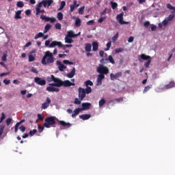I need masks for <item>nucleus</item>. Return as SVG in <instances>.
<instances>
[{
  "mask_svg": "<svg viewBox=\"0 0 175 175\" xmlns=\"http://www.w3.org/2000/svg\"><path fill=\"white\" fill-rule=\"evenodd\" d=\"M47 80L49 83H51V81L54 82L53 83H49V85L51 87H71V85H76L75 83H72L69 80L64 81L59 78L55 77L53 75H51V77H48Z\"/></svg>",
  "mask_w": 175,
  "mask_h": 175,
  "instance_id": "1",
  "label": "nucleus"
},
{
  "mask_svg": "<svg viewBox=\"0 0 175 175\" xmlns=\"http://www.w3.org/2000/svg\"><path fill=\"white\" fill-rule=\"evenodd\" d=\"M57 51H58L57 50V49H55L53 51V55H56ZM53 55V53L50 52L49 51L45 52V54L41 60V64L42 65H49L50 64H54L55 59L54 58Z\"/></svg>",
  "mask_w": 175,
  "mask_h": 175,
  "instance_id": "2",
  "label": "nucleus"
},
{
  "mask_svg": "<svg viewBox=\"0 0 175 175\" xmlns=\"http://www.w3.org/2000/svg\"><path fill=\"white\" fill-rule=\"evenodd\" d=\"M45 122L44 123V128H51V126H55V116H49L45 118Z\"/></svg>",
  "mask_w": 175,
  "mask_h": 175,
  "instance_id": "3",
  "label": "nucleus"
},
{
  "mask_svg": "<svg viewBox=\"0 0 175 175\" xmlns=\"http://www.w3.org/2000/svg\"><path fill=\"white\" fill-rule=\"evenodd\" d=\"M96 70L98 73H100V75H103L104 76L105 75H108L109 73V68L105 66L103 64H99Z\"/></svg>",
  "mask_w": 175,
  "mask_h": 175,
  "instance_id": "4",
  "label": "nucleus"
},
{
  "mask_svg": "<svg viewBox=\"0 0 175 175\" xmlns=\"http://www.w3.org/2000/svg\"><path fill=\"white\" fill-rule=\"evenodd\" d=\"M57 47H62V49H64V47H72L73 45L72 44H62V42H58V41H53L51 43V45L49 46V47H55L57 46Z\"/></svg>",
  "mask_w": 175,
  "mask_h": 175,
  "instance_id": "5",
  "label": "nucleus"
},
{
  "mask_svg": "<svg viewBox=\"0 0 175 175\" xmlns=\"http://www.w3.org/2000/svg\"><path fill=\"white\" fill-rule=\"evenodd\" d=\"M86 95H87L86 89L79 87L78 89V96L80 100H83Z\"/></svg>",
  "mask_w": 175,
  "mask_h": 175,
  "instance_id": "6",
  "label": "nucleus"
},
{
  "mask_svg": "<svg viewBox=\"0 0 175 175\" xmlns=\"http://www.w3.org/2000/svg\"><path fill=\"white\" fill-rule=\"evenodd\" d=\"M84 85L86 87L85 89H86L87 94L88 95L89 94H91V92H92V88H91V87L94 85V83L90 80H87L85 81Z\"/></svg>",
  "mask_w": 175,
  "mask_h": 175,
  "instance_id": "7",
  "label": "nucleus"
},
{
  "mask_svg": "<svg viewBox=\"0 0 175 175\" xmlns=\"http://www.w3.org/2000/svg\"><path fill=\"white\" fill-rule=\"evenodd\" d=\"M34 83L38 84V85L43 86L46 84V80L39 77H36L34 78Z\"/></svg>",
  "mask_w": 175,
  "mask_h": 175,
  "instance_id": "8",
  "label": "nucleus"
},
{
  "mask_svg": "<svg viewBox=\"0 0 175 175\" xmlns=\"http://www.w3.org/2000/svg\"><path fill=\"white\" fill-rule=\"evenodd\" d=\"M122 76V72H118L116 74L111 73L110 74V79L112 81H114V80H117V79H120Z\"/></svg>",
  "mask_w": 175,
  "mask_h": 175,
  "instance_id": "9",
  "label": "nucleus"
},
{
  "mask_svg": "<svg viewBox=\"0 0 175 175\" xmlns=\"http://www.w3.org/2000/svg\"><path fill=\"white\" fill-rule=\"evenodd\" d=\"M40 19H41V20H44V21H45L46 22L50 21L51 23H55V21H56V20H57V19H55V18H54V17L50 18V17L46 16L45 15H43V14H42V15L40 16Z\"/></svg>",
  "mask_w": 175,
  "mask_h": 175,
  "instance_id": "10",
  "label": "nucleus"
},
{
  "mask_svg": "<svg viewBox=\"0 0 175 175\" xmlns=\"http://www.w3.org/2000/svg\"><path fill=\"white\" fill-rule=\"evenodd\" d=\"M116 19L119 21V23L122 25L126 24V22L124 21V13H121L117 15Z\"/></svg>",
  "mask_w": 175,
  "mask_h": 175,
  "instance_id": "11",
  "label": "nucleus"
},
{
  "mask_svg": "<svg viewBox=\"0 0 175 175\" xmlns=\"http://www.w3.org/2000/svg\"><path fill=\"white\" fill-rule=\"evenodd\" d=\"M51 103V100L50 99L49 97H47L46 102H44L42 105V109H43L44 110H46V109H47V107H49L50 106Z\"/></svg>",
  "mask_w": 175,
  "mask_h": 175,
  "instance_id": "12",
  "label": "nucleus"
},
{
  "mask_svg": "<svg viewBox=\"0 0 175 175\" xmlns=\"http://www.w3.org/2000/svg\"><path fill=\"white\" fill-rule=\"evenodd\" d=\"M80 6L79 3H77V1L75 0L73 1V3L70 5V12L72 13L77 8H79Z\"/></svg>",
  "mask_w": 175,
  "mask_h": 175,
  "instance_id": "13",
  "label": "nucleus"
},
{
  "mask_svg": "<svg viewBox=\"0 0 175 175\" xmlns=\"http://www.w3.org/2000/svg\"><path fill=\"white\" fill-rule=\"evenodd\" d=\"M151 59V56L146 55V54H142L140 58H139V62H143V61H148Z\"/></svg>",
  "mask_w": 175,
  "mask_h": 175,
  "instance_id": "14",
  "label": "nucleus"
},
{
  "mask_svg": "<svg viewBox=\"0 0 175 175\" xmlns=\"http://www.w3.org/2000/svg\"><path fill=\"white\" fill-rule=\"evenodd\" d=\"M59 123L60 124V125H62V126L66 128V129H68V128H70V126H72V124L66 122L64 120H59Z\"/></svg>",
  "mask_w": 175,
  "mask_h": 175,
  "instance_id": "15",
  "label": "nucleus"
},
{
  "mask_svg": "<svg viewBox=\"0 0 175 175\" xmlns=\"http://www.w3.org/2000/svg\"><path fill=\"white\" fill-rule=\"evenodd\" d=\"M53 2H54L53 0H43L42 3H43L44 8H50Z\"/></svg>",
  "mask_w": 175,
  "mask_h": 175,
  "instance_id": "16",
  "label": "nucleus"
},
{
  "mask_svg": "<svg viewBox=\"0 0 175 175\" xmlns=\"http://www.w3.org/2000/svg\"><path fill=\"white\" fill-rule=\"evenodd\" d=\"M105 79V75L99 74L97 77V85H102V80Z\"/></svg>",
  "mask_w": 175,
  "mask_h": 175,
  "instance_id": "17",
  "label": "nucleus"
},
{
  "mask_svg": "<svg viewBox=\"0 0 175 175\" xmlns=\"http://www.w3.org/2000/svg\"><path fill=\"white\" fill-rule=\"evenodd\" d=\"M46 91H49V92H59V89L58 88L49 86L46 88Z\"/></svg>",
  "mask_w": 175,
  "mask_h": 175,
  "instance_id": "18",
  "label": "nucleus"
},
{
  "mask_svg": "<svg viewBox=\"0 0 175 175\" xmlns=\"http://www.w3.org/2000/svg\"><path fill=\"white\" fill-rule=\"evenodd\" d=\"M82 108L81 110H88L91 107V103H83L81 104Z\"/></svg>",
  "mask_w": 175,
  "mask_h": 175,
  "instance_id": "19",
  "label": "nucleus"
},
{
  "mask_svg": "<svg viewBox=\"0 0 175 175\" xmlns=\"http://www.w3.org/2000/svg\"><path fill=\"white\" fill-rule=\"evenodd\" d=\"M79 35H80V33H79L78 34H75L73 31H68L67 32L66 36H68V38H77Z\"/></svg>",
  "mask_w": 175,
  "mask_h": 175,
  "instance_id": "20",
  "label": "nucleus"
},
{
  "mask_svg": "<svg viewBox=\"0 0 175 175\" xmlns=\"http://www.w3.org/2000/svg\"><path fill=\"white\" fill-rule=\"evenodd\" d=\"M90 117H91V114H82L79 116V118H81V120H83V121L90 120Z\"/></svg>",
  "mask_w": 175,
  "mask_h": 175,
  "instance_id": "21",
  "label": "nucleus"
},
{
  "mask_svg": "<svg viewBox=\"0 0 175 175\" xmlns=\"http://www.w3.org/2000/svg\"><path fill=\"white\" fill-rule=\"evenodd\" d=\"M76 74V68L75 67L72 68V70H71L70 72H69L67 75V77H68L69 79H72V77H75V75Z\"/></svg>",
  "mask_w": 175,
  "mask_h": 175,
  "instance_id": "22",
  "label": "nucleus"
},
{
  "mask_svg": "<svg viewBox=\"0 0 175 175\" xmlns=\"http://www.w3.org/2000/svg\"><path fill=\"white\" fill-rule=\"evenodd\" d=\"M173 87H175V83H174V81H172L170 82L169 84L165 85L164 86V88H165V90H169V89H170V88H173Z\"/></svg>",
  "mask_w": 175,
  "mask_h": 175,
  "instance_id": "23",
  "label": "nucleus"
},
{
  "mask_svg": "<svg viewBox=\"0 0 175 175\" xmlns=\"http://www.w3.org/2000/svg\"><path fill=\"white\" fill-rule=\"evenodd\" d=\"M81 108H77L75 109L73 111V113L72 114V118H75V117H76V116H79V113H80V111H81Z\"/></svg>",
  "mask_w": 175,
  "mask_h": 175,
  "instance_id": "24",
  "label": "nucleus"
},
{
  "mask_svg": "<svg viewBox=\"0 0 175 175\" xmlns=\"http://www.w3.org/2000/svg\"><path fill=\"white\" fill-rule=\"evenodd\" d=\"M99 48V44L96 42H92V50L94 51H98V49Z\"/></svg>",
  "mask_w": 175,
  "mask_h": 175,
  "instance_id": "25",
  "label": "nucleus"
},
{
  "mask_svg": "<svg viewBox=\"0 0 175 175\" xmlns=\"http://www.w3.org/2000/svg\"><path fill=\"white\" fill-rule=\"evenodd\" d=\"M92 49V45L90 43H87L85 44V51H87L88 53H90V51H91Z\"/></svg>",
  "mask_w": 175,
  "mask_h": 175,
  "instance_id": "26",
  "label": "nucleus"
},
{
  "mask_svg": "<svg viewBox=\"0 0 175 175\" xmlns=\"http://www.w3.org/2000/svg\"><path fill=\"white\" fill-rule=\"evenodd\" d=\"M14 18L16 20H20L21 18V10H18L15 12Z\"/></svg>",
  "mask_w": 175,
  "mask_h": 175,
  "instance_id": "27",
  "label": "nucleus"
},
{
  "mask_svg": "<svg viewBox=\"0 0 175 175\" xmlns=\"http://www.w3.org/2000/svg\"><path fill=\"white\" fill-rule=\"evenodd\" d=\"M65 43H69L70 44L71 43H73V39H72V37H68V36H66Z\"/></svg>",
  "mask_w": 175,
  "mask_h": 175,
  "instance_id": "28",
  "label": "nucleus"
},
{
  "mask_svg": "<svg viewBox=\"0 0 175 175\" xmlns=\"http://www.w3.org/2000/svg\"><path fill=\"white\" fill-rule=\"evenodd\" d=\"M51 28V25L50 24H46L44 27V33H47L49 32V30Z\"/></svg>",
  "mask_w": 175,
  "mask_h": 175,
  "instance_id": "29",
  "label": "nucleus"
},
{
  "mask_svg": "<svg viewBox=\"0 0 175 175\" xmlns=\"http://www.w3.org/2000/svg\"><path fill=\"white\" fill-rule=\"evenodd\" d=\"M57 18L59 20V21H61L64 19V14L62 12H58Z\"/></svg>",
  "mask_w": 175,
  "mask_h": 175,
  "instance_id": "30",
  "label": "nucleus"
},
{
  "mask_svg": "<svg viewBox=\"0 0 175 175\" xmlns=\"http://www.w3.org/2000/svg\"><path fill=\"white\" fill-rule=\"evenodd\" d=\"M76 27H80L81 25V20L79 18H77L75 20Z\"/></svg>",
  "mask_w": 175,
  "mask_h": 175,
  "instance_id": "31",
  "label": "nucleus"
},
{
  "mask_svg": "<svg viewBox=\"0 0 175 175\" xmlns=\"http://www.w3.org/2000/svg\"><path fill=\"white\" fill-rule=\"evenodd\" d=\"M105 103H106V100H105V98H102L98 102L99 107H102V106H103Z\"/></svg>",
  "mask_w": 175,
  "mask_h": 175,
  "instance_id": "32",
  "label": "nucleus"
},
{
  "mask_svg": "<svg viewBox=\"0 0 175 175\" xmlns=\"http://www.w3.org/2000/svg\"><path fill=\"white\" fill-rule=\"evenodd\" d=\"M151 88H152V85H149L145 87L144 89V94H146V92H147L148 91H150V90H151Z\"/></svg>",
  "mask_w": 175,
  "mask_h": 175,
  "instance_id": "33",
  "label": "nucleus"
},
{
  "mask_svg": "<svg viewBox=\"0 0 175 175\" xmlns=\"http://www.w3.org/2000/svg\"><path fill=\"white\" fill-rule=\"evenodd\" d=\"M40 13H44V10H41L40 8L36 10V16H39Z\"/></svg>",
  "mask_w": 175,
  "mask_h": 175,
  "instance_id": "34",
  "label": "nucleus"
},
{
  "mask_svg": "<svg viewBox=\"0 0 175 175\" xmlns=\"http://www.w3.org/2000/svg\"><path fill=\"white\" fill-rule=\"evenodd\" d=\"M42 36H44V33L42 32H40L35 36L34 39L36 40L37 39H39V38H42Z\"/></svg>",
  "mask_w": 175,
  "mask_h": 175,
  "instance_id": "35",
  "label": "nucleus"
},
{
  "mask_svg": "<svg viewBox=\"0 0 175 175\" xmlns=\"http://www.w3.org/2000/svg\"><path fill=\"white\" fill-rule=\"evenodd\" d=\"M65 5H66V3L64 1H61L60 7L58 10H62V9L65 8Z\"/></svg>",
  "mask_w": 175,
  "mask_h": 175,
  "instance_id": "36",
  "label": "nucleus"
},
{
  "mask_svg": "<svg viewBox=\"0 0 175 175\" xmlns=\"http://www.w3.org/2000/svg\"><path fill=\"white\" fill-rule=\"evenodd\" d=\"M65 69H66V67L65 65L64 64H60V66H59V70L60 72H64V70H65Z\"/></svg>",
  "mask_w": 175,
  "mask_h": 175,
  "instance_id": "37",
  "label": "nucleus"
},
{
  "mask_svg": "<svg viewBox=\"0 0 175 175\" xmlns=\"http://www.w3.org/2000/svg\"><path fill=\"white\" fill-rule=\"evenodd\" d=\"M108 60L109 61V62H111V64H112L113 65H114V64H116V62L114 61V59L113 58V56L109 55L108 57Z\"/></svg>",
  "mask_w": 175,
  "mask_h": 175,
  "instance_id": "38",
  "label": "nucleus"
},
{
  "mask_svg": "<svg viewBox=\"0 0 175 175\" xmlns=\"http://www.w3.org/2000/svg\"><path fill=\"white\" fill-rule=\"evenodd\" d=\"M42 131H44V124H43V126L39 124L38 125V132H39V133H42Z\"/></svg>",
  "mask_w": 175,
  "mask_h": 175,
  "instance_id": "39",
  "label": "nucleus"
},
{
  "mask_svg": "<svg viewBox=\"0 0 175 175\" xmlns=\"http://www.w3.org/2000/svg\"><path fill=\"white\" fill-rule=\"evenodd\" d=\"M111 6L112 9L114 10V9H116L117 6H118V4L116 2L111 1Z\"/></svg>",
  "mask_w": 175,
  "mask_h": 175,
  "instance_id": "40",
  "label": "nucleus"
},
{
  "mask_svg": "<svg viewBox=\"0 0 175 175\" xmlns=\"http://www.w3.org/2000/svg\"><path fill=\"white\" fill-rule=\"evenodd\" d=\"M17 8H24V2L23 1H18L16 3Z\"/></svg>",
  "mask_w": 175,
  "mask_h": 175,
  "instance_id": "41",
  "label": "nucleus"
},
{
  "mask_svg": "<svg viewBox=\"0 0 175 175\" xmlns=\"http://www.w3.org/2000/svg\"><path fill=\"white\" fill-rule=\"evenodd\" d=\"M167 19V21H172V20H173V18H174V14H170L168 16V17L165 18Z\"/></svg>",
  "mask_w": 175,
  "mask_h": 175,
  "instance_id": "42",
  "label": "nucleus"
},
{
  "mask_svg": "<svg viewBox=\"0 0 175 175\" xmlns=\"http://www.w3.org/2000/svg\"><path fill=\"white\" fill-rule=\"evenodd\" d=\"M124 51V49L122 48H118L115 49L116 54H118L120 53H122Z\"/></svg>",
  "mask_w": 175,
  "mask_h": 175,
  "instance_id": "43",
  "label": "nucleus"
},
{
  "mask_svg": "<svg viewBox=\"0 0 175 175\" xmlns=\"http://www.w3.org/2000/svg\"><path fill=\"white\" fill-rule=\"evenodd\" d=\"M74 103L75 105H81V100L77 98H75V101H74Z\"/></svg>",
  "mask_w": 175,
  "mask_h": 175,
  "instance_id": "44",
  "label": "nucleus"
},
{
  "mask_svg": "<svg viewBox=\"0 0 175 175\" xmlns=\"http://www.w3.org/2000/svg\"><path fill=\"white\" fill-rule=\"evenodd\" d=\"M110 47H111V42H109L107 44V48L105 49V51H109V50L110 49Z\"/></svg>",
  "mask_w": 175,
  "mask_h": 175,
  "instance_id": "45",
  "label": "nucleus"
},
{
  "mask_svg": "<svg viewBox=\"0 0 175 175\" xmlns=\"http://www.w3.org/2000/svg\"><path fill=\"white\" fill-rule=\"evenodd\" d=\"M35 61V57L32 55H29V62H33Z\"/></svg>",
  "mask_w": 175,
  "mask_h": 175,
  "instance_id": "46",
  "label": "nucleus"
},
{
  "mask_svg": "<svg viewBox=\"0 0 175 175\" xmlns=\"http://www.w3.org/2000/svg\"><path fill=\"white\" fill-rule=\"evenodd\" d=\"M5 118H6V116H5V113L2 112L1 118L0 119V124H2V122L3 121V120H5Z\"/></svg>",
  "mask_w": 175,
  "mask_h": 175,
  "instance_id": "47",
  "label": "nucleus"
},
{
  "mask_svg": "<svg viewBox=\"0 0 175 175\" xmlns=\"http://www.w3.org/2000/svg\"><path fill=\"white\" fill-rule=\"evenodd\" d=\"M36 132H38V130L33 129V130L29 131V135L30 136H33V135H35V133H36Z\"/></svg>",
  "mask_w": 175,
  "mask_h": 175,
  "instance_id": "48",
  "label": "nucleus"
},
{
  "mask_svg": "<svg viewBox=\"0 0 175 175\" xmlns=\"http://www.w3.org/2000/svg\"><path fill=\"white\" fill-rule=\"evenodd\" d=\"M37 116H38L39 121H43V120H44V117L43 116H42V114H40V113H38L37 115Z\"/></svg>",
  "mask_w": 175,
  "mask_h": 175,
  "instance_id": "49",
  "label": "nucleus"
},
{
  "mask_svg": "<svg viewBox=\"0 0 175 175\" xmlns=\"http://www.w3.org/2000/svg\"><path fill=\"white\" fill-rule=\"evenodd\" d=\"M42 6H43V1L38 3V4L37 5V6L36 8V10L38 9H40L42 8Z\"/></svg>",
  "mask_w": 175,
  "mask_h": 175,
  "instance_id": "50",
  "label": "nucleus"
},
{
  "mask_svg": "<svg viewBox=\"0 0 175 175\" xmlns=\"http://www.w3.org/2000/svg\"><path fill=\"white\" fill-rule=\"evenodd\" d=\"M167 9H170V10H175V7H173V5H171L170 3L167 4Z\"/></svg>",
  "mask_w": 175,
  "mask_h": 175,
  "instance_id": "51",
  "label": "nucleus"
},
{
  "mask_svg": "<svg viewBox=\"0 0 175 175\" xmlns=\"http://www.w3.org/2000/svg\"><path fill=\"white\" fill-rule=\"evenodd\" d=\"M84 9H85V6H82L79 9V14H83V12H84Z\"/></svg>",
  "mask_w": 175,
  "mask_h": 175,
  "instance_id": "52",
  "label": "nucleus"
},
{
  "mask_svg": "<svg viewBox=\"0 0 175 175\" xmlns=\"http://www.w3.org/2000/svg\"><path fill=\"white\" fill-rule=\"evenodd\" d=\"M63 64H65L66 65H73V62H69L68 60H64Z\"/></svg>",
  "mask_w": 175,
  "mask_h": 175,
  "instance_id": "53",
  "label": "nucleus"
},
{
  "mask_svg": "<svg viewBox=\"0 0 175 175\" xmlns=\"http://www.w3.org/2000/svg\"><path fill=\"white\" fill-rule=\"evenodd\" d=\"M106 18H107L106 16L100 17V18L98 20V23H102L103 21H105V20H106Z\"/></svg>",
  "mask_w": 175,
  "mask_h": 175,
  "instance_id": "54",
  "label": "nucleus"
},
{
  "mask_svg": "<svg viewBox=\"0 0 175 175\" xmlns=\"http://www.w3.org/2000/svg\"><path fill=\"white\" fill-rule=\"evenodd\" d=\"M12 118H9L6 120L5 122H6V125H8V126H9V125H10V123L12 122Z\"/></svg>",
  "mask_w": 175,
  "mask_h": 175,
  "instance_id": "55",
  "label": "nucleus"
},
{
  "mask_svg": "<svg viewBox=\"0 0 175 175\" xmlns=\"http://www.w3.org/2000/svg\"><path fill=\"white\" fill-rule=\"evenodd\" d=\"M51 45V44H50V40H48L45 42L46 47H49L50 49H51V47H50Z\"/></svg>",
  "mask_w": 175,
  "mask_h": 175,
  "instance_id": "56",
  "label": "nucleus"
},
{
  "mask_svg": "<svg viewBox=\"0 0 175 175\" xmlns=\"http://www.w3.org/2000/svg\"><path fill=\"white\" fill-rule=\"evenodd\" d=\"M3 129H5V127L2 125H0V137L2 136V133H3Z\"/></svg>",
  "mask_w": 175,
  "mask_h": 175,
  "instance_id": "57",
  "label": "nucleus"
},
{
  "mask_svg": "<svg viewBox=\"0 0 175 175\" xmlns=\"http://www.w3.org/2000/svg\"><path fill=\"white\" fill-rule=\"evenodd\" d=\"M150 64H151V59L148 60V62L145 64V67L150 68Z\"/></svg>",
  "mask_w": 175,
  "mask_h": 175,
  "instance_id": "58",
  "label": "nucleus"
},
{
  "mask_svg": "<svg viewBox=\"0 0 175 175\" xmlns=\"http://www.w3.org/2000/svg\"><path fill=\"white\" fill-rule=\"evenodd\" d=\"M31 72L33 73H36V75H38V73H39V71H38V70H36V68H35V67L31 68Z\"/></svg>",
  "mask_w": 175,
  "mask_h": 175,
  "instance_id": "59",
  "label": "nucleus"
},
{
  "mask_svg": "<svg viewBox=\"0 0 175 175\" xmlns=\"http://www.w3.org/2000/svg\"><path fill=\"white\" fill-rule=\"evenodd\" d=\"M55 28H56V29H61V23H56L55 25Z\"/></svg>",
  "mask_w": 175,
  "mask_h": 175,
  "instance_id": "60",
  "label": "nucleus"
},
{
  "mask_svg": "<svg viewBox=\"0 0 175 175\" xmlns=\"http://www.w3.org/2000/svg\"><path fill=\"white\" fill-rule=\"evenodd\" d=\"M167 24H169V21L166 18H165V20L163 21V25L164 27H166V25H167Z\"/></svg>",
  "mask_w": 175,
  "mask_h": 175,
  "instance_id": "61",
  "label": "nucleus"
},
{
  "mask_svg": "<svg viewBox=\"0 0 175 175\" xmlns=\"http://www.w3.org/2000/svg\"><path fill=\"white\" fill-rule=\"evenodd\" d=\"M135 38H133V36H130L128 39V42L129 43H132V42H133Z\"/></svg>",
  "mask_w": 175,
  "mask_h": 175,
  "instance_id": "62",
  "label": "nucleus"
},
{
  "mask_svg": "<svg viewBox=\"0 0 175 175\" xmlns=\"http://www.w3.org/2000/svg\"><path fill=\"white\" fill-rule=\"evenodd\" d=\"M19 129H20V131H21V132H23V133L25 132V126H21L19 127Z\"/></svg>",
  "mask_w": 175,
  "mask_h": 175,
  "instance_id": "63",
  "label": "nucleus"
},
{
  "mask_svg": "<svg viewBox=\"0 0 175 175\" xmlns=\"http://www.w3.org/2000/svg\"><path fill=\"white\" fill-rule=\"evenodd\" d=\"M3 83L5 84V85H8V84H10V80L4 79Z\"/></svg>",
  "mask_w": 175,
  "mask_h": 175,
  "instance_id": "64",
  "label": "nucleus"
}]
</instances>
